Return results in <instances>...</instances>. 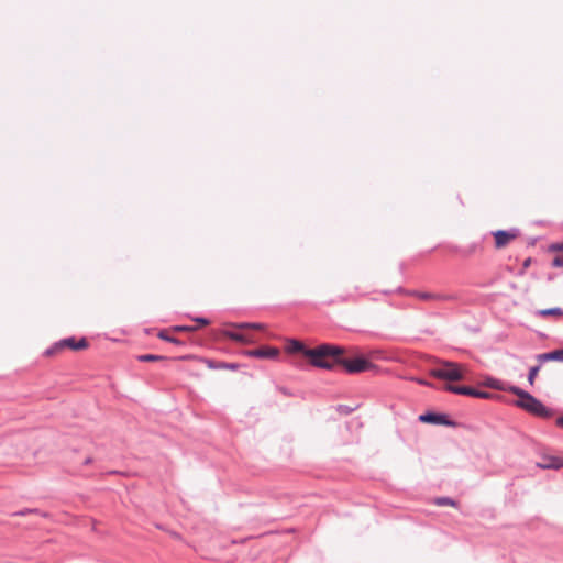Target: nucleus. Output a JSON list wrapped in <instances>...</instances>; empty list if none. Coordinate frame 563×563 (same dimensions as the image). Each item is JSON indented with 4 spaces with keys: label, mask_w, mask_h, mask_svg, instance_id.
<instances>
[{
    "label": "nucleus",
    "mask_w": 563,
    "mask_h": 563,
    "mask_svg": "<svg viewBox=\"0 0 563 563\" xmlns=\"http://www.w3.org/2000/svg\"><path fill=\"white\" fill-rule=\"evenodd\" d=\"M286 350L289 353L301 352L313 366L321 368H332L341 353L340 347L329 344H323L316 349H306L297 340H290Z\"/></svg>",
    "instance_id": "1"
},
{
    "label": "nucleus",
    "mask_w": 563,
    "mask_h": 563,
    "mask_svg": "<svg viewBox=\"0 0 563 563\" xmlns=\"http://www.w3.org/2000/svg\"><path fill=\"white\" fill-rule=\"evenodd\" d=\"M466 372V366L462 364L443 361L439 367L430 371V375L434 378L455 382L463 379Z\"/></svg>",
    "instance_id": "2"
},
{
    "label": "nucleus",
    "mask_w": 563,
    "mask_h": 563,
    "mask_svg": "<svg viewBox=\"0 0 563 563\" xmlns=\"http://www.w3.org/2000/svg\"><path fill=\"white\" fill-rule=\"evenodd\" d=\"M88 342L85 338H81L79 340L75 338H67L63 339L58 342H56L53 346L46 350L45 355L46 356H54L60 352H63L65 349H70L74 351H80L86 350L88 347Z\"/></svg>",
    "instance_id": "3"
},
{
    "label": "nucleus",
    "mask_w": 563,
    "mask_h": 563,
    "mask_svg": "<svg viewBox=\"0 0 563 563\" xmlns=\"http://www.w3.org/2000/svg\"><path fill=\"white\" fill-rule=\"evenodd\" d=\"M517 406L525 409L526 411L541 417V418H548L551 417V411L537 398H534L532 395H527L526 398L522 400L516 401Z\"/></svg>",
    "instance_id": "4"
},
{
    "label": "nucleus",
    "mask_w": 563,
    "mask_h": 563,
    "mask_svg": "<svg viewBox=\"0 0 563 563\" xmlns=\"http://www.w3.org/2000/svg\"><path fill=\"white\" fill-rule=\"evenodd\" d=\"M340 351H341V353H340L339 357H341V355H342V350L340 349ZM338 363H341L343 365V367L345 368V371L349 373L366 372V371L371 369L373 366L369 361L362 358V357H357L354 360L338 358V361L334 363V365Z\"/></svg>",
    "instance_id": "5"
},
{
    "label": "nucleus",
    "mask_w": 563,
    "mask_h": 563,
    "mask_svg": "<svg viewBox=\"0 0 563 563\" xmlns=\"http://www.w3.org/2000/svg\"><path fill=\"white\" fill-rule=\"evenodd\" d=\"M493 235L495 240V247L504 249L518 238L519 232L515 229L509 231L498 230L495 231Z\"/></svg>",
    "instance_id": "6"
},
{
    "label": "nucleus",
    "mask_w": 563,
    "mask_h": 563,
    "mask_svg": "<svg viewBox=\"0 0 563 563\" xmlns=\"http://www.w3.org/2000/svg\"><path fill=\"white\" fill-rule=\"evenodd\" d=\"M445 390L454 393V394H459V395L475 397V398L487 399V398L492 397V395L489 393L481 391L478 389H475V388L468 387V386L446 385Z\"/></svg>",
    "instance_id": "7"
},
{
    "label": "nucleus",
    "mask_w": 563,
    "mask_h": 563,
    "mask_svg": "<svg viewBox=\"0 0 563 563\" xmlns=\"http://www.w3.org/2000/svg\"><path fill=\"white\" fill-rule=\"evenodd\" d=\"M416 297L423 301H455L457 296L453 294L440 292H417Z\"/></svg>",
    "instance_id": "8"
},
{
    "label": "nucleus",
    "mask_w": 563,
    "mask_h": 563,
    "mask_svg": "<svg viewBox=\"0 0 563 563\" xmlns=\"http://www.w3.org/2000/svg\"><path fill=\"white\" fill-rule=\"evenodd\" d=\"M538 467L543 470H559L563 467V459L552 455H544L541 457V460L537 463Z\"/></svg>",
    "instance_id": "9"
},
{
    "label": "nucleus",
    "mask_w": 563,
    "mask_h": 563,
    "mask_svg": "<svg viewBox=\"0 0 563 563\" xmlns=\"http://www.w3.org/2000/svg\"><path fill=\"white\" fill-rule=\"evenodd\" d=\"M246 354L252 357L276 358L279 355V350L277 347H261L247 351Z\"/></svg>",
    "instance_id": "10"
},
{
    "label": "nucleus",
    "mask_w": 563,
    "mask_h": 563,
    "mask_svg": "<svg viewBox=\"0 0 563 563\" xmlns=\"http://www.w3.org/2000/svg\"><path fill=\"white\" fill-rule=\"evenodd\" d=\"M224 335L233 341L241 342L243 344H253L256 342L255 338L250 333L224 331Z\"/></svg>",
    "instance_id": "11"
},
{
    "label": "nucleus",
    "mask_w": 563,
    "mask_h": 563,
    "mask_svg": "<svg viewBox=\"0 0 563 563\" xmlns=\"http://www.w3.org/2000/svg\"><path fill=\"white\" fill-rule=\"evenodd\" d=\"M540 363L549 361H561L563 362V350H555L549 353L539 354L537 356Z\"/></svg>",
    "instance_id": "12"
},
{
    "label": "nucleus",
    "mask_w": 563,
    "mask_h": 563,
    "mask_svg": "<svg viewBox=\"0 0 563 563\" xmlns=\"http://www.w3.org/2000/svg\"><path fill=\"white\" fill-rule=\"evenodd\" d=\"M420 420L423 422H431V423H448L445 421V416L434 415V413L422 415V416H420Z\"/></svg>",
    "instance_id": "13"
},
{
    "label": "nucleus",
    "mask_w": 563,
    "mask_h": 563,
    "mask_svg": "<svg viewBox=\"0 0 563 563\" xmlns=\"http://www.w3.org/2000/svg\"><path fill=\"white\" fill-rule=\"evenodd\" d=\"M231 327L239 329V330H264L265 324L263 323H233Z\"/></svg>",
    "instance_id": "14"
},
{
    "label": "nucleus",
    "mask_w": 563,
    "mask_h": 563,
    "mask_svg": "<svg viewBox=\"0 0 563 563\" xmlns=\"http://www.w3.org/2000/svg\"><path fill=\"white\" fill-rule=\"evenodd\" d=\"M538 316L540 317H562L563 310L561 308H550V309H542L538 311Z\"/></svg>",
    "instance_id": "15"
},
{
    "label": "nucleus",
    "mask_w": 563,
    "mask_h": 563,
    "mask_svg": "<svg viewBox=\"0 0 563 563\" xmlns=\"http://www.w3.org/2000/svg\"><path fill=\"white\" fill-rule=\"evenodd\" d=\"M205 362L207 366L212 369H235L238 367L235 364L216 363L210 360H206Z\"/></svg>",
    "instance_id": "16"
},
{
    "label": "nucleus",
    "mask_w": 563,
    "mask_h": 563,
    "mask_svg": "<svg viewBox=\"0 0 563 563\" xmlns=\"http://www.w3.org/2000/svg\"><path fill=\"white\" fill-rule=\"evenodd\" d=\"M434 504L438 506H451V507L457 506L456 501L449 497H439L434 500Z\"/></svg>",
    "instance_id": "17"
},
{
    "label": "nucleus",
    "mask_w": 563,
    "mask_h": 563,
    "mask_svg": "<svg viewBox=\"0 0 563 563\" xmlns=\"http://www.w3.org/2000/svg\"><path fill=\"white\" fill-rule=\"evenodd\" d=\"M164 358H165L164 356L154 355V354H144V355H140L137 357V360L141 362H156V361H162Z\"/></svg>",
    "instance_id": "18"
},
{
    "label": "nucleus",
    "mask_w": 563,
    "mask_h": 563,
    "mask_svg": "<svg viewBox=\"0 0 563 563\" xmlns=\"http://www.w3.org/2000/svg\"><path fill=\"white\" fill-rule=\"evenodd\" d=\"M158 338L164 340V341L174 343V344H179L180 343L179 340H177L176 338L168 335V331L167 330H162L158 333Z\"/></svg>",
    "instance_id": "19"
},
{
    "label": "nucleus",
    "mask_w": 563,
    "mask_h": 563,
    "mask_svg": "<svg viewBox=\"0 0 563 563\" xmlns=\"http://www.w3.org/2000/svg\"><path fill=\"white\" fill-rule=\"evenodd\" d=\"M198 328L192 325H176L173 327L169 331L172 332H192L196 331Z\"/></svg>",
    "instance_id": "20"
},
{
    "label": "nucleus",
    "mask_w": 563,
    "mask_h": 563,
    "mask_svg": "<svg viewBox=\"0 0 563 563\" xmlns=\"http://www.w3.org/2000/svg\"><path fill=\"white\" fill-rule=\"evenodd\" d=\"M485 385L488 386V387H492L494 389H498V390H505L504 386L501 385V383L498 380V379H495V378H488L486 382H485Z\"/></svg>",
    "instance_id": "21"
},
{
    "label": "nucleus",
    "mask_w": 563,
    "mask_h": 563,
    "mask_svg": "<svg viewBox=\"0 0 563 563\" xmlns=\"http://www.w3.org/2000/svg\"><path fill=\"white\" fill-rule=\"evenodd\" d=\"M540 371V366H533L529 371L528 380L531 385H533L536 377L538 376V373Z\"/></svg>",
    "instance_id": "22"
},
{
    "label": "nucleus",
    "mask_w": 563,
    "mask_h": 563,
    "mask_svg": "<svg viewBox=\"0 0 563 563\" xmlns=\"http://www.w3.org/2000/svg\"><path fill=\"white\" fill-rule=\"evenodd\" d=\"M508 390L511 391L512 394L517 395L519 397L518 400H522L523 398H526L527 395H530L529 393L523 391L522 389L515 387V386L510 387Z\"/></svg>",
    "instance_id": "23"
},
{
    "label": "nucleus",
    "mask_w": 563,
    "mask_h": 563,
    "mask_svg": "<svg viewBox=\"0 0 563 563\" xmlns=\"http://www.w3.org/2000/svg\"><path fill=\"white\" fill-rule=\"evenodd\" d=\"M552 265L554 267H563V255H558L553 258Z\"/></svg>",
    "instance_id": "24"
},
{
    "label": "nucleus",
    "mask_w": 563,
    "mask_h": 563,
    "mask_svg": "<svg viewBox=\"0 0 563 563\" xmlns=\"http://www.w3.org/2000/svg\"><path fill=\"white\" fill-rule=\"evenodd\" d=\"M550 251H563V242L550 245Z\"/></svg>",
    "instance_id": "25"
},
{
    "label": "nucleus",
    "mask_w": 563,
    "mask_h": 563,
    "mask_svg": "<svg viewBox=\"0 0 563 563\" xmlns=\"http://www.w3.org/2000/svg\"><path fill=\"white\" fill-rule=\"evenodd\" d=\"M195 321L198 322L199 325H202V327L208 325L210 323L209 320L205 319V318H197V319H195Z\"/></svg>",
    "instance_id": "26"
},
{
    "label": "nucleus",
    "mask_w": 563,
    "mask_h": 563,
    "mask_svg": "<svg viewBox=\"0 0 563 563\" xmlns=\"http://www.w3.org/2000/svg\"><path fill=\"white\" fill-rule=\"evenodd\" d=\"M556 426L563 428V416L556 419Z\"/></svg>",
    "instance_id": "27"
},
{
    "label": "nucleus",
    "mask_w": 563,
    "mask_h": 563,
    "mask_svg": "<svg viewBox=\"0 0 563 563\" xmlns=\"http://www.w3.org/2000/svg\"><path fill=\"white\" fill-rule=\"evenodd\" d=\"M529 265H530V258L526 260L525 263H523L525 267H528Z\"/></svg>",
    "instance_id": "28"
}]
</instances>
